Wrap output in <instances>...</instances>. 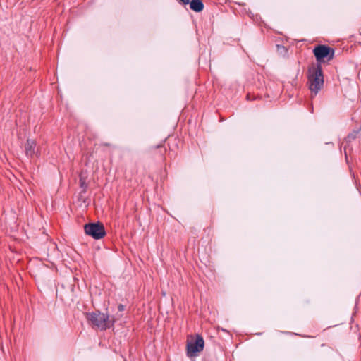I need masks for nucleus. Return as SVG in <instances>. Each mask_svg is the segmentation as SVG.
I'll return each mask as SVG.
<instances>
[{
	"label": "nucleus",
	"instance_id": "nucleus-10",
	"mask_svg": "<svg viewBox=\"0 0 361 361\" xmlns=\"http://www.w3.org/2000/svg\"><path fill=\"white\" fill-rule=\"evenodd\" d=\"M80 183H81V185L83 186L84 181L82 180V178H80Z\"/></svg>",
	"mask_w": 361,
	"mask_h": 361
},
{
	"label": "nucleus",
	"instance_id": "nucleus-3",
	"mask_svg": "<svg viewBox=\"0 0 361 361\" xmlns=\"http://www.w3.org/2000/svg\"><path fill=\"white\" fill-rule=\"evenodd\" d=\"M204 344V340L200 336H197L196 338H191L189 339L187 343L188 355L189 357L196 356L198 353L203 350Z\"/></svg>",
	"mask_w": 361,
	"mask_h": 361
},
{
	"label": "nucleus",
	"instance_id": "nucleus-4",
	"mask_svg": "<svg viewBox=\"0 0 361 361\" xmlns=\"http://www.w3.org/2000/svg\"><path fill=\"white\" fill-rule=\"evenodd\" d=\"M85 231L94 239H101L106 233L103 224L99 222L86 224Z\"/></svg>",
	"mask_w": 361,
	"mask_h": 361
},
{
	"label": "nucleus",
	"instance_id": "nucleus-2",
	"mask_svg": "<svg viewBox=\"0 0 361 361\" xmlns=\"http://www.w3.org/2000/svg\"><path fill=\"white\" fill-rule=\"evenodd\" d=\"M310 89L312 95H316L323 86L324 78L320 65L314 66L310 69L309 74Z\"/></svg>",
	"mask_w": 361,
	"mask_h": 361
},
{
	"label": "nucleus",
	"instance_id": "nucleus-5",
	"mask_svg": "<svg viewBox=\"0 0 361 361\" xmlns=\"http://www.w3.org/2000/svg\"><path fill=\"white\" fill-rule=\"evenodd\" d=\"M314 54L317 60L319 62L331 60L334 57V50L325 45H319L313 50Z\"/></svg>",
	"mask_w": 361,
	"mask_h": 361
},
{
	"label": "nucleus",
	"instance_id": "nucleus-9",
	"mask_svg": "<svg viewBox=\"0 0 361 361\" xmlns=\"http://www.w3.org/2000/svg\"><path fill=\"white\" fill-rule=\"evenodd\" d=\"M118 309H119V310H120V311L123 310V306L122 305H120L118 306Z\"/></svg>",
	"mask_w": 361,
	"mask_h": 361
},
{
	"label": "nucleus",
	"instance_id": "nucleus-1",
	"mask_svg": "<svg viewBox=\"0 0 361 361\" xmlns=\"http://www.w3.org/2000/svg\"><path fill=\"white\" fill-rule=\"evenodd\" d=\"M87 319L93 326L102 330L110 328L115 322L114 318H110L108 314L100 312L87 314Z\"/></svg>",
	"mask_w": 361,
	"mask_h": 361
},
{
	"label": "nucleus",
	"instance_id": "nucleus-8",
	"mask_svg": "<svg viewBox=\"0 0 361 361\" xmlns=\"http://www.w3.org/2000/svg\"><path fill=\"white\" fill-rule=\"evenodd\" d=\"M183 4H188L190 2V0H180Z\"/></svg>",
	"mask_w": 361,
	"mask_h": 361
},
{
	"label": "nucleus",
	"instance_id": "nucleus-7",
	"mask_svg": "<svg viewBox=\"0 0 361 361\" xmlns=\"http://www.w3.org/2000/svg\"><path fill=\"white\" fill-rule=\"evenodd\" d=\"M189 3L190 8L195 12H200L204 9V4L201 0H192Z\"/></svg>",
	"mask_w": 361,
	"mask_h": 361
},
{
	"label": "nucleus",
	"instance_id": "nucleus-6",
	"mask_svg": "<svg viewBox=\"0 0 361 361\" xmlns=\"http://www.w3.org/2000/svg\"><path fill=\"white\" fill-rule=\"evenodd\" d=\"M36 143L32 140H27L25 145V153L28 157H32L35 154V147Z\"/></svg>",
	"mask_w": 361,
	"mask_h": 361
}]
</instances>
